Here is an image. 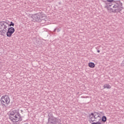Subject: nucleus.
<instances>
[{
  "label": "nucleus",
  "instance_id": "obj_6",
  "mask_svg": "<svg viewBox=\"0 0 124 124\" xmlns=\"http://www.w3.org/2000/svg\"><path fill=\"white\" fill-rule=\"evenodd\" d=\"M15 31V29L13 27L8 28L7 31H6V35L8 37H11L12 34L14 33Z\"/></svg>",
  "mask_w": 124,
  "mask_h": 124
},
{
  "label": "nucleus",
  "instance_id": "obj_13",
  "mask_svg": "<svg viewBox=\"0 0 124 124\" xmlns=\"http://www.w3.org/2000/svg\"><path fill=\"white\" fill-rule=\"evenodd\" d=\"M97 52H98V53H100V51L98 50H97Z\"/></svg>",
  "mask_w": 124,
  "mask_h": 124
},
{
  "label": "nucleus",
  "instance_id": "obj_1",
  "mask_svg": "<svg viewBox=\"0 0 124 124\" xmlns=\"http://www.w3.org/2000/svg\"><path fill=\"white\" fill-rule=\"evenodd\" d=\"M107 1L108 2H109L106 6L109 12H121V11L123 10L124 8L123 7V3L121 2V0L116 1L115 2V4L112 7L113 9L111 8L112 5V3L111 2H113L114 0H107Z\"/></svg>",
  "mask_w": 124,
  "mask_h": 124
},
{
  "label": "nucleus",
  "instance_id": "obj_10",
  "mask_svg": "<svg viewBox=\"0 0 124 124\" xmlns=\"http://www.w3.org/2000/svg\"><path fill=\"white\" fill-rule=\"evenodd\" d=\"M104 89H111V87L110 85L106 84L103 86Z\"/></svg>",
  "mask_w": 124,
  "mask_h": 124
},
{
  "label": "nucleus",
  "instance_id": "obj_3",
  "mask_svg": "<svg viewBox=\"0 0 124 124\" xmlns=\"http://www.w3.org/2000/svg\"><path fill=\"white\" fill-rule=\"evenodd\" d=\"M102 112H93L91 113L89 116V121L90 123H93V122H97V120L100 121V115L102 114Z\"/></svg>",
  "mask_w": 124,
  "mask_h": 124
},
{
  "label": "nucleus",
  "instance_id": "obj_8",
  "mask_svg": "<svg viewBox=\"0 0 124 124\" xmlns=\"http://www.w3.org/2000/svg\"><path fill=\"white\" fill-rule=\"evenodd\" d=\"M88 66L90 68H94L95 67V64L93 62H90L88 63Z\"/></svg>",
  "mask_w": 124,
  "mask_h": 124
},
{
  "label": "nucleus",
  "instance_id": "obj_14",
  "mask_svg": "<svg viewBox=\"0 0 124 124\" xmlns=\"http://www.w3.org/2000/svg\"><path fill=\"white\" fill-rule=\"evenodd\" d=\"M124 63V61L123 62V63Z\"/></svg>",
  "mask_w": 124,
  "mask_h": 124
},
{
  "label": "nucleus",
  "instance_id": "obj_2",
  "mask_svg": "<svg viewBox=\"0 0 124 124\" xmlns=\"http://www.w3.org/2000/svg\"><path fill=\"white\" fill-rule=\"evenodd\" d=\"M9 119L13 123H18L22 121V117L16 109L11 110L9 112Z\"/></svg>",
  "mask_w": 124,
  "mask_h": 124
},
{
  "label": "nucleus",
  "instance_id": "obj_11",
  "mask_svg": "<svg viewBox=\"0 0 124 124\" xmlns=\"http://www.w3.org/2000/svg\"><path fill=\"white\" fill-rule=\"evenodd\" d=\"M107 121V118L105 116H103L101 118V122H103V123H105Z\"/></svg>",
  "mask_w": 124,
  "mask_h": 124
},
{
  "label": "nucleus",
  "instance_id": "obj_12",
  "mask_svg": "<svg viewBox=\"0 0 124 124\" xmlns=\"http://www.w3.org/2000/svg\"><path fill=\"white\" fill-rule=\"evenodd\" d=\"M10 27H11V26H12V27H14V23H13V22H11V24L9 25Z\"/></svg>",
  "mask_w": 124,
  "mask_h": 124
},
{
  "label": "nucleus",
  "instance_id": "obj_4",
  "mask_svg": "<svg viewBox=\"0 0 124 124\" xmlns=\"http://www.w3.org/2000/svg\"><path fill=\"white\" fill-rule=\"evenodd\" d=\"M9 27V25L6 22L0 21V33L1 35H4L6 33Z\"/></svg>",
  "mask_w": 124,
  "mask_h": 124
},
{
  "label": "nucleus",
  "instance_id": "obj_9",
  "mask_svg": "<svg viewBox=\"0 0 124 124\" xmlns=\"http://www.w3.org/2000/svg\"><path fill=\"white\" fill-rule=\"evenodd\" d=\"M91 124H102V121H101V117H100V120H97L96 122H93Z\"/></svg>",
  "mask_w": 124,
  "mask_h": 124
},
{
  "label": "nucleus",
  "instance_id": "obj_5",
  "mask_svg": "<svg viewBox=\"0 0 124 124\" xmlns=\"http://www.w3.org/2000/svg\"><path fill=\"white\" fill-rule=\"evenodd\" d=\"M0 103L2 107H7L10 104V98L7 95H4L0 98Z\"/></svg>",
  "mask_w": 124,
  "mask_h": 124
},
{
  "label": "nucleus",
  "instance_id": "obj_7",
  "mask_svg": "<svg viewBox=\"0 0 124 124\" xmlns=\"http://www.w3.org/2000/svg\"><path fill=\"white\" fill-rule=\"evenodd\" d=\"M32 18L34 20H37V19H40V14H36L32 16Z\"/></svg>",
  "mask_w": 124,
  "mask_h": 124
}]
</instances>
